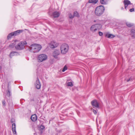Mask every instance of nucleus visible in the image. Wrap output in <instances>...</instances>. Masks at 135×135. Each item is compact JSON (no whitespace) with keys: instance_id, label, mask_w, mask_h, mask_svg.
Instances as JSON below:
<instances>
[{"instance_id":"nucleus-19","label":"nucleus","mask_w":135,"mask_h":135,"mask_svg":"<svg viewBox=\"0 0 135 135\" xmlns=\"http://www.w3.org/2000/svg\"><path fill=\"white\" fill-rule=\"evenodd\" d=\"M98 0H89L88 2L89 3L95 4L98 2Z\"/></svg>"},{"instance_id":"nucleus-16","label":"nucleus","mask_w":135,"mask_h":135,"mask_svg":"<svg viewBox=\"0 0 135 135\" xmlns=\"http://www.w3.org/2000/svg\"><path fill=\"white\" fill-rule=\"evenodd\" d=\"M131 37L135 39V30L132 29L131 31Z\"/></svg>"},{"instance_id":"nucleus-21","label":"nucleus","mask_w":135,"mask_h":135,"mask_svg":"<svg viewBox=\"0 0 135 135\" xmlns=\"http://www.w3.org/2000/svg\"><path fill=\"white\" fill-rule=\"evenodd\" d=\"M107 0H100V3L102 4H106L107 2Z\"/></svg>"},{"instance_id":"nucleus-6","label":"nucleus","mask_w":135,"mask_h":135,"mask_svg":"<svg viewBox=\"0 0 135 135\" xmlns=\"http://www.w3.org/2000/svg\"><path fill=\"white\" fill-rule=\"evenodd\" d=\"M58 43L53 41H51L50 44V47L51 48H54L58 46L59 45Z\"/></svg>"},{"instance_id":"nucleus-4","label":"nucleus","mask_w":135,"mask_h":135,"mask_svg":"<svg viewBox=\"0 0 135 135\" xmlns=\"http://www.w3.org/2000/svg\"><path fill=\"white\" fill-rule=\"evenodd\" d=\"M69 50V46L66 44H62L61 46L60 50L61 53L63 54H65Z\"/></svg>"},{"instance_id":"nucleus-23","label":"nucleus","mask_w":135,"mask_h":135,"mask_svg":"<svg viewBox=\"0 0 135 135\" xmlns=\"http://www.w3.org/2000/svg\"><path fill=\"white\" fill-rule=\"evenodd\" d=\"M95 25H96L97 29H99L102 28V26L101 24H96Z\"/></svg>"},{"instance_id":"nucleus-33","label":"nucleus","mask_w":135,"mask_h":135,"mask_svg":"<svg viewBox=\"0 0 135 135\" xmlns=\"http://www.w3.org/2000/svg\"><path fill=\"white\" fill-rule=\"evenodd\" d=\"M99 35L100 36H102L103 35V32H100V31H99Z\"/></svg>"},{"instance_id":"nucleus-24","label":"nucleus","mask_w":135,"mask_h":135,"mask_svg":"<svg viewBox=\"0 0 135 135\" xmlns=\"http://www.w3.org/2000/svg\"><path fill=\"white\" fill-rule=\"evenodd\" d=\"M74 16L78 17L79 16L78 13L76 11H75L74 13Z\"/></svg>"},{"instance_id":"nucleus-26","label":"nucleus","mask_w":135,"mask_h":135,"mask_svg":"<svg viewBox=\"0 0 135 135\" xmlns=\"http://www.w3.org/2000/svg\"><path fill=\"white\" fill-rule=\"evenodd\" d=\"M7 95L9 97H10L11 95V92L9 90H8L7 92Z\"/></svg>"},{"instance_id":"nucleus-15","label":"nucleus","mask_w":135,"mask_h":135,"mask_svg":"<svg viewBox=\"0 0 135 135\" xmlns=\"http://www.w3.org/2000/svg\"><path fill=\"white\" fill-rule=\"evenodd\" d=\"M18 53L17 52L12 51L10 53L9 56L11 58H12V56L18 55Z\"/></svg>"},{"instance_id":"nucleus-29","label":"nucleus","mask_w":135,"mask_h":135,"mask_svg":"<svg viewBox=\"0 0 135 135\" xmlns=\"http://www.w3.org/2000/svg\"><path fill=\"white\" fill-rule=\"evenodd\" d=\"M67 69V67L66 66H65L62 70V71L63 72H64Z\"/></svg>"},{"instance_id":"nucleus-1","label":"nucleus","mask_w":135,"mask_h":135,"mask_svg":"<svg viewBox=\"0 0 135 135\" xmlns=\"http://www.w3.org/2000/svg\"><path fill=\"white\" fill-rule=\"evenodd\" d=\"M41 45L38 44H34L31 45L29 48L30 52L34 53L39 52L41 49Z\"/></svg>"},{"instance_id":"nucleus-13","label":"nucleus","mask_w":135,"mask_h":135,"mask_svg":"<svg viewBox=\"0 0 135 135\" xmlns=\"http://www.w3.org/2000/svg\"><path fill=\"white\" fill-rule=\"evenodd\" d=\"M90 30L93 32H95L97 30L96 25L95 24L92 25L91 27Z\"/></svg>"},{"instance_id":"nucleus-10","label":"nucleus","mask_w":135,"mask_h":135,"mask_svg":"<svg viewBox=\"0 0 135 135\" xmlns=\"http://www.w3.org/2000/svg\"><path fill=\"white\" fill-rule=\"evenodd\" d=\"M36 88L37 89H40L41 87V84L38 78H37L36 83L35 84Z\"/></svg>"},{"instance_id":"nucleus-20","label":"nucleus","mask_w":135,"mask_h":135,"mask_svg":"<svg viewBox=\"0 0 135 135\" xmlns=\"http://www.w3.org/2000/svg\"><path fill=\"white\" fill-rule=\"evenodd\" d=\"M16 45V42H14L13 43H12L10 44L9 45V47L11 48H13Z\"/></svg>"},{"instance_id":"nucleus-39","label":"nucleus","mask_w":135,"mask_h":135,"mask_svg":"<svg viewBox=\"0 0 135 135\" xmlns=\"http://www.w3.org/2000/svg\"><path fill=\"white\" fill-rule=\"evenodd\" d=\"M2 67L0 65V69H2Z\"/></svg>"},{"instance_id":"nucleus-5","label":"nucleus","mask_w":135,"mask_h":135,"mask_svg":"<svg viewBox=\"0 0 135 135\" xmlns=\"http://www.w3.org/2000/svg\"><path fill=\"white\" fill-rule=\"evenodd\" d=\"M47 57L46 55L45 54H41L38 56V62H42L46 60Z\"/></svg>"},{"instance_id":"nucleus-25","label":"nucleus","mask_w":135,"mask_h":135,"mask_svg":"<svg viewBox=\"0 0 135 135\" xmlns=\"http://www.w3.org/2000/svg\"><path fill=\"white\" fill-rule=\"evenodd\" d=\"M126 25L127 26L129 27H131L133 26V24H131L129 23H127Z\"/></svg>"},{"instance_id":"nucleus-17","label":"nucleus","mask_w":135,"mask_h":135,"mask_svg":"<svg viewBox=\"0 0 135 135\" xmlns=\"http://www.w3.org/2000/svg\"><path fill=\"white\" fill-rule=\"evenodd\" d=\"M31 118L32 121L34 122L37 119V116L36 114L32 115L31 117Z\"/></svg>"},{"instance_id":"nucleus-36","label":"nucleus","mask_w":135,"mask_h":135,"mask_svg":"<svg viewBox=\"0 0 135 135\" xmlns=\"http://www.w3.org/2000/svg\"><path fill=\"white\" fill-rule=\"evenodd\" d=\"M93 112L94 113V114H97V111L96 110L94 109H93Z\"/></svg>"},{"instance_id":"nucleus-22","label":"nucleus","mask_w":135,"mask_h":135,"mask_svg":"<svg viewBox=\"0 0 135 135\" xmlns=\"http://www.w3.org/2000/svg\"><path fill=\"white\" fill-rule=\"evenodd\" d=\"M12 36H14L13 35V33L12 32L10 33L8 35L7 38L8 39H9V38H10Z\"/></svg>"},{"instance_id":"nucleus-30","label":"nucleus","mask_w":135,"mask_h":135,"mask_svg":"<svg viewBox=\"0 0 135 135\" xmlns=\"http://www.w3.org/2000/svg\"><path fill=\"white\" fill-rule=\"evenodd\" d=\"M40 128L41 129L43 130L45 128V127L43 125H41L40 127Z\"/></svg>"},{"instance_id":"nucleus-18","label":"nucleus","mask_w":135,"mask_h":135,"mask_svg":"<svg viewBox=\"0 0 135 135\" xmlns=\"http://www.w3.org/2000/svg\"><path fill=\"white\" fill-rule=\"evenodd\" d=\"M105 36L108 38H113L115 37V36L111 34L107 33L106 34Z\"/></svg>"},{"instance_id":"nucleus-14","label":"nucleus","mask_w":135,"mask_h":135,"mask_svg":"<svg viewBox=\"0 0 135 135\" xmlns=\"http://www.w3.org/2000/svg\"><path fill=\"white\" fill-rule=\"evenodd\" d=\"M12 129L13 133L14 134H16V127L15 123H13L12 126Z\"/></svg>"},{"instance_id":"nucleus-32","label":"nucleus","mask_w":135,"mask_h":135,"mask_svg":"<svg viewBox=\"0 0 135 135\" xmlns=\"http://www.w3.org/2000/svg\"><path fill=\"white\" fill-rule=\"evenodd\" d=\"M132 79L131 78H130L129 79L127 80V82H128L129 81H132Z\"/></svg>"},{"instance_id":"nucleus-8","label":"nucleus","mask_w":135,"mask_h":135,"mask_svg":"<svg viewBox=\"0 0 135 135\" xmlns=\"http://www.w3.org/2000/svg\"><path fill=\"white\" fill-rule=\"evenodd\" d=\"M124 4V8L127 10V7L129 5H132L130 1L128 0H124L123 1Z\"/></svg>"},{"instance_id":"nucleus-35","label":"nucleus","mask_w":135,"mask_h":135,"mask_svg":"<svg viewBox=\"0 0 135 135\" xmlns=\"http://www.w3.org/2000/svg\"><path fill=\"white\" fill-rule=\"evenodd\" d=\"M15 121V120L14 118H12L11 119V123H12L14 122Z\"/></svg>"},{"instance_id":"nucleus-3","label":"nucleus","mask_w":135,"mask_h":135,"mask_svg":"<svg viewBox=\"0 0 135 135\" xmlns=\"http://www.w3.org/2000/svg\"><path fill=\"white\" fill-rule=\"evenodd\" d=\"M26 44L27 42L25 41L21 42L15 46V48L17 50H22L25 48V45Z\"/></svg>"},{"instance_id":"nucleus-11","label":"nucleus","mask_w":135,"mask_h":135,"mask_svg":"<svg viewBox=\"0 0 135 135\" xmlns=\"http://www.w3.org/2000/svg\"><path fill=\"white\" fill-rule=\"evenodd\" d=\"M23 31V30H17L12 32L13 33V35L14 36H16L17 35H18L20 33Z\"/></svg>"},{"instance_id":"nucleus-28","label":"nucleus","mask_w":135,"mask_h":135,"mask_svg":"<svg viewBox=\"0 0 135 135\" xmlns=\"http://www.w3.org/2000/svg\"><path fill=\"white\" fill-rule=\"evenodd\" d=\"M74 17V16L73 15L71 14L70 13L69 15V17L70 18H73Z\"/></svg>"},{"instance_id":"nucleus-38","label":"nucleus","mask_w":135,"mask_h":135,"mask_svg":"<svg viewBox=\"0 0 135 135\" xmlns=\"http://www.w3.org/2000/svg\"><path fill=\"white\" fill-rule=\"evenodd\" d=\"M9 105H12V102H11L10 103V104L9 103Z\"/></svg>"},{"instance_id":"nucleus-9","label":"nucleus","mask_w":135,"mask_h":135,"mask_svg":"<svg viewBox=\"0 0 135 135\" xmlns=\"http://www.w3.org/2000/svg\"><path fill=\"white\" fill-rule=\"evenodd\" d=\"M91 103L94 108H99V104L96 100H95L92 101Z\"/></svg>"},{"instance_id":"nucleus-34","label":"nucleus","mask_w":135,"mask_h":135,"mask_svg":"<svg viewBox=\"0 0 135 135\" xmlns=\"http://www.w3.org/2000/svg\"><path fill=\"white\" fill-rule=\"evenodd\" d=\"M134 11V8H132V9H129V11L131 12Z\"/></svg>"},{"instance_id":"nucleus-7","label":"nucleus","mask_w":135,"mask_h":135,"mask_svg":"<svg viewBox=\"0 0 135 135\" xmlns=\"http://www.w3.org/2000/svg\"><path fill=\"white\" fill-rule=\"evenodd\" d=\"M60 54V52L59 50H56L53 52V56L55 59H57L58 58V56Z\"/></svg>"},{"instance_id":"nucleus-12","label":"nucleus","mask_w":135,"mask_h":135,"mask_svg":"<svg viewBox=\"0 0 135 135\" xmlns=\"http://www.w3.org/2000/svg\"><path fill=\"white\" fill-rule=\"evenodd\" d=\"M60 14L59 12L55 11L52 13V16L54 18H57L59 16Z\"/></svg>"},{"instance_id":"nucleus-31","label":"nucleus","mask_w":135,"mask_h":135,"mask_svg":"<svg viewBox=\"0 0 135 135\" xmlns=\"http://www.w3.org/2000/svg\"><path fill=\"white\" fill-rule=\"evenodd\" d=\"M6 101L5 100H3L2 101V104L4 106H6Z\"/></svg>"},{"instance_id":"nucleus-2","label":"nucleus","mask_w":135,"mask_h":135,"mask_svg":"<svg viewBox=\"0 0 135 135\" xmlns=\"http://www.w3.org/2000/svg\"><path fill=\"white\" fill-rule=\"evenodd\" d=\"M104 10V7L103 6H100L97 7L95 11V14L97 16H100L103 14Z\"/></svg>"},{"instance_id":"nucleus-37","label":"nucleus","mask_w":135,"mask_h":135,"mask_svg":"<svg viewBox=\"0 0 135 135\" xmlns=\"http://www.w3.org/2000/svg\"><path fill=\"white\" fill-rule=\"evenodd\" d=\"M98 20H94V22H98Z\"/></svg>"},{"instance_id":"nucleus-27","label":"nucleus","mask_w":135,"mask_h":135,"mask_svg":"<svg viewBox=\"0 0 135 135\" xmlns=\"http://www.w3.org/2000/svg\"><path fill=\"white\" fill-rule=\"evenodd\" d=\"M67 85L68 86H73V84L72 82H68L67 84Z\"/></svg>"}]
</instances>
